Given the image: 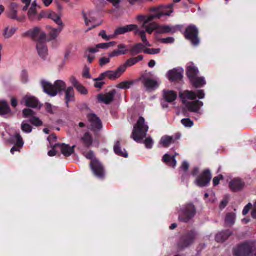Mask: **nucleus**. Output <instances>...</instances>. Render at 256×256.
Wrapping results in <instances>:
<instances>
[{"label": "nucleus", "instance_id": "obj_36", "mask_svg": "<svg viewBox=\"0 0 256 256\" xmlns=\"http://www.w3.org/2000/svg\"><path fill=\"white\" fill-rule=\"evenodd\" d=\"M174 139L172 136H164L160 140V144L163 147H168L174 142Z\"/></svg>", "mask_w": 256, "mask_h": 256}, {"label": "nucleus", "instance_id": "obj_62", "mask_svg": "<svg viewBox=\"0 0 256 256\" xmlns=\"http://www.w3.org/2000/svg\"><path fill=\"white\" fill-rule=\"evenodd\" d=\"M189 168V164L186 161H184L181 166L180 169L184 172H186Z\"/></svg>", "mask_w": 256, "mask_h": 256}, {"label": "nucleus", "instance_id": "obj_8", "mask_svg": "<svg viewBox=\"0 0 256 256\" xmlns=\"http://www.w3.org/2000/svg\"><path fill=\"white\" fill-rule=\"evenodd\" d=\"M196 214V209L192 204H187L182 206L180 211L178 219L180 221L187 222Z\"/></svg>", "mask_w": 256, "mask_h": 256}, {"label": "nucleus", "instance_id": "obj_31", "mask_svg": "<svg viewBox=\"0 0 256 256\" xmlns=\"http://www.w3.org/2000/svg\"><path fill=\"white\" fill-rule=\"evenodd\" d=\"M176 94L172 90H164L163 92V98L166 102H172L176 98Z\"/></svg>", "mask_w": 256, "mask_h": 256}, {"label": "nucleus", "instance_id": "obj_30", "mask_svg": "<svg viewBox=\"0 0 256 256\" xmlns=\"http://www.w3.org/2000/svg\"><path fill=\"white\" fill-rule=\"evenodd\" d=\"M64 27L58 26V28H54L50 26H48L50 29L48 32V38L50 40H54L56 38L59 34L60 33Z\"/></svg>", "mask_w": 256, "mask_h": 256}, {"label": "nucleus", "instance_id": "obj_12", "mask_svg": "<svg viewBox=\"0 0 256 256\" xmlns=\"http://www.w3.org/2000/svg\"><path fill=\"white\" fill-rule=\"evenodd\" d=\"M88 127L94 132H98L102 128L100 120L94 114H90L88 115Z\"/></svg>", "mask_w": 256, "mask_h": 256}, {"label": "nucleus", "instance_id": "obj_57", "mask_svg": "<svg viewBox=\"0 0 256 256\" xmlns=\"http://www.w3.org/2000/svg\"><path fill=\"white\" fill-rule=\"evenodd\" d=\"M90 12L88 16L86 14H83V17L84 20L85 24L88 26L90 22L93 20V18L90 16Z\"/></svg>", "mask_w": 256, "mask_h": 256}, {"label": "nucleus", "instance_id": "obj_55", "mask_svg": "<svg viewBox=\"0 0 256 256\" xmlns=\"http://www.w3.org/2000/svg\"><path fill=\"white\" fill-rule=\"evenodd\" d=\"M56 107L52 106L49 103H46L45 104L46 110L50 114H53L56 110Z\"/></svg>", "mask_w": 256, "mask_h": 256}, {"label": "nucleus", "instance_id": "obj_32", "mask_svg": "<svg viewBox=\"0 0 256 256\" xmlns=\"http://www.w3.org/2000/svg\"><path fill=\"white\" fill-rule=\"evenodd\" d=\"M142 42L143 44H136L131 48L130 51L132 55L136 54L141 52L142 51L144 52V48L145 46H151L150 44V46H146L143 42Z\"/></svg>", "mask_w": 256, "mask_h": 256}, {"label": "nucleus", "instance_id": "obj_6", "mask_svg": "<svg viewBox=\"0 0 256 256\" xmlns=\"http://www.w3.org/2000/svg\"><path fill=\"white\" fill-rule=\"evenodd\" d=\"M127 68L126 65L124 63L120 65L116 70H106L100 74L96 80H104L106 78L110 80L118 79L126 71Z\"/></svg>", "mask_w": 256, "mask_h": 256}, {"label": "nucleus", "instance_id": "obj_51", "mask_svg": "<svg viewBox=\"0 0 256 256\" xmlns=\"http://www.w3.org/2000/svg\"><path fill=\"white\" fill-rule=\"evenodd\" d=\"M30 122L32 124L36 126H40L42 125V120H40L39 118L35 116L31 118L30 120Z\"/></svg>", "mask_w": 256, "mask_h": 256}, {"label": "nucleus", "instance_id": "obj_20", "mask_svg": "<svg viewBox=\"0 0 256 256\" xmlns=\"http://www.w3.org/2000/svg\"><path fill=\"white\" fill-rule=\"evenodd\" d=\"M183 70L181 68H174L168 70L166 74L167 78L171 81L180 79L182 77Z\"/></svg>", "mask_w": 256, "mask_h": 256}, {"label": "nucleus", "instance_id": "obj_42", "mask_svg": "<svg viewBox=\"0 0 256 256\" xmlns=\"http://www.w3.org/2000/svg\"><path fill=\"white\" fill-rule=\"evenodd\" d=\"M236 215L234 214L229 213L226 215L225 223L227 226H231L234 223Z\"/></svg>", "mask_w": 256, "mask_h": 256}, {"label": "nucleus", "instance_id": "obj_63", "mask_svg": "<svg viewBox=\"0 0 256 256\" xmlns=\"http://www.w3.org/2000/svg\"><path fill=\"white\" fill-rule=\"evenodd\" d=\"M252 204L250 203L247 204L244 208L242 210V214L244 215L246 214L249 212L250 208H251Z\"/></svg>", "mask_w": 256, "mask_h": 256}, {"label": "nucleus", "instance_id": "obj_22", "mask_svg": "<svg viewBox=\"0 0 256 256\" xmlns=\"http://www.w3.org/2000/svg\"><path fill=\"white\" fill-rule=\"evenodd\" d=\"M116 93V90H112L105 94H100L98 96V100L100 102L108 104L112 101Z\"/></svg>", "mask_w": 256, "mask_h": 256}, {"label": "nucleus", "instance_id": "obj_64", "mask_svg": "<svg viewBox=\"0 0 256 256\" xmlns=\"http://www.w3.org/2000/svg\"><path fill=\"white\" fill-rule=\"evenodd\" d=\"M70 82L75 88H76L80 84L74 76H72L70 78Z\"/></svg>", "mask_w": 256, "mask_h": 256}, {"label": "nucleus", "instance_id": "obj_47", "mask_svg": "<svg viewBox=\"0 0 256 256\" xmlns=\"http://www.w3.org/2000/svg\"><path fill=\"white\" fill-rule=\"evenodd\" d=\"M116 42H108L106 43H100L97 44V47L99 48L100 49H107L110 47H112L115 46Z\"/></svg>", "mask_w": 256, "mask_h": 256}, {"label": "nucleus", "instance_id": "obj_29", "mask_svg": "<svg viewBox=\"0 0 256 256\" xmlns=\"http://www.w3.org/2000/svg\"><path fill=\"white\" fill-rule=\"evenodd\" d=\"M41 32H44L42 31L38 27H35L30 30L26 32L24 34V36H30L32 38H36V36H38V40L40 39V34Z\"/></svg>", "mask_w": 256, "mask_h": 256}, {"label": "nucleus", "instance_id": "obj_46", "mask_svg": "<svg viewBox=\"0 0 256 256\" xmlns=\"http://www.w3.org/2000/svg\"><path fill=\"white\" fill-rule=\"evenodd\" d=\"M132 84L133 82H132L126 80L119 83L117 86L120 88L126 89L129 88Z\"/></svg>", "mask_w": 256, "mask_h": 256}, {"label": "nucleus", "instance_id": "obj_39", "mask_svg": "<svg viewBox=\"0 0 256 256\" xmlns=\"http://www.w3.org/2000/svg\"><path fill=\"white\" fill-rule=\"evenodd\" d=\"M114 152L118 156H123V157H127L128 156V153L124 149L122 150L120 146V144L118 141H117L114 146Z\"/></svg>", "mask_w": 256, "mask_h": 256}, {"label": "nucleus", "instance_id": "obj_28", "mask_svg": "<svg viewBox=\"0 0 256 256\" xmlns=\"http://www.w3.org/2000/svg\"><path fill=\"white\" fill-rule=\"evenodd\" d=\"M48 140L50 142V147H52V150H50L48 152V155L50 156H54L56 154V150L58 149V146H55L56 144L57 143H53L52 140H56V136L54 134L50 135L47 138Z\"/></svg>", "mask_w": 256, "mask_h": 256}, {"label": "nucleus", "instance_id": "obj_34", "mask_svg": "<svg viewBox=\"0 0 256 256\" xmlns=\"http://www.w3.org/2000/svg\"><path fill=\"white\" fill-rule=\"evenodd\" d=\"M18 7V4L16 3L12 2L10 4L8 16L10 18L16 20L19 19L17 16Z\"/></svg>", "mask_w": 256, "mask_h": 256}, {"label": "nucleus", "instance_id": "obj_10", "mask_svg": "<svg viewBox=\"0 0 256 256\" xmlns=\"http://www.w3.org/2000/svg\"><path fill=\"white\" fill-rule=\"evenodd\" d=\"M184 36L188 40L191 42L193 46H196L199 44L198 30L195 26L190 25L187 26L184 32Z\"/></svg>", "mask_w": 256, "mask_h": 256}, {"label": "nucleus", "instance_id": "obj_50", "mask_svg": "<svg viewBox=\"0 0 256 256\" xmlns=\"http://www.w3.org/2000/svg\"><path fill=\"white\" fill-rule=\"evenodd\" d=\"M181 122L186 128H190L194 125L193 122L189 118L182 119Z\"/></svg>", "mask_w": 256, "mask_h": 256}, {"label": "nucleus", "instance_id": "obj_48", "mask_svg": "<svg viewBox=\"0 0 256 256\" xmlns=\"http://www.w3.org/2000/svg\"><path fill=\"white\" fill-rule=\"evenodd\" d=\"M160 48H146L144 50V52L147 54H155L160 53Z\"/></svg>", "mask_w": 256, "mask_h": 256}, {"label": "nucleus", "instance_id": "obj_59", "mask_svg": "<svg viewBox=\"0 0 256 256\" xmlns=\"http://www.w3.org/2000/svg\"><path fill=\"white\" fill-rule=\"evenodd\" d=\"M222 178L223 176L221 174H220L218 176L214 177L212 180L213 184L214 186L218 185L220 183V180L222 179Z\"/></svg>", "mask_w": 256, "mask_h": 256}, {"label": "nucleus", "instance_id": "obj_19", "mask_svg": "<svg viewBox=\"0 0 256 256\" xmlns=\"http://www.w3.org/2000/svg\"><path fill=\"white\" fill-rule=\"evenodd\" d=\"M12 140L15 144L10 150V152L14 154L15 151H20L24 145V142L18 133H16L12 137Z\"/></svg>", "mask_w": 256, "mask_h": 256}, {"label": "nucleus", "instance_id": "obj_5", "mask_svg": "<svg viewBox=\"0 0 256 256\" xmlns=\"http://www.w3.org/2000/svg\"><path fill=\"white\" fill-rule=\"evenodd\" d=\"M132 30H135L134 34L140 36L142 39V41L143 42L146 46H150V42H148L146 36L145 31H144V30H140L136 24H128L125 26L120 27L116 28L113 34L114 38L117 35L124 34Z\"/></svg>", "mask_w": 256, "mask_h": 256}, {"label": "nucleus", "instance_id": "obj_38", "mask_svg": "<svg viewBox=\"0 0 256 256\" xmlns=\"http://www.w3.org/2000/svg\"><path fill=\"white\" fill-rule=\"evenodd\" d=\"M48 17L52 19L56 24L58 26H64V24L61 20V16L60 14L52 12L48 14Z\"/></svg>", "mask_w": 256, "mask_h": 256}, {"label": "nucleus", "instance_id": "obj_45", "mask_svg": "<svg viewBox=\"0 0 256 256\" xmlns=\"http://www.w3.org/2000/svg\"><path fill=\"white\" fill-rule=\"evenodd\" d=\"M82 140L84 144L88 146H90L92 143V137L88 132L85 133Z\"/></svg>", "mask_w": 256, "mask_h": 256}, {"label": "nucleus", "instance_id": "obj_33", "mask_svg": "<svg viewBox=\"0 0 256 256\" xmlns=\"http://www.w3.org/2000/svg\"><path fill=\"white\" fill-rule=\"evenodd\" d=\"M232 234V232L230 230L222 231L218 233L216 236L215 238L218 242H222L226 240Z\"/></svg>", "mask_w": 256, "mask_h": 256}, {"label": "nucleus", "instance_id": "obj_7", "mask_svg": "<svg viewBox=\"0 0 256 256\" xmlns=\"http://www.w3.org/2000/svg\"><path fill=\"white\" fill-rule=\"evenodd\" d=\"M154 31L158 34L174 33L176 31V28L174 26L168 25H159L156 22H152L150 28L147 29V32L151 34Z\"/></svg>", "mask_w": 256, "mask_h": 256}, {"label": "nucleus", "instance_id": "obj_53", "mask_svg": "<svg viewBox=\"0 0 256 256\" xmlns=\"http://www.w3.org/2000/svg\"><path fill=\"white\" fill-rule=\"evenodd\" d=\"M99 36L106 40H108L114 38L113 34L109 36L106 35L104 30H102L99 33Z\"/></svg>", "mask_w": 256, "mask_h": 256}, {"label": "nucleus", "instance_id": "obj_25", "mask_svg": "<svg viewBox=\"0 0 256 256\" xmlns=\"http://www.w3.org/2000/svg\"><path fill=\"white\" fill-rule=\"evenodd\" d=\"M178 153L175 152L174 155H170L168 154H166L162 157V160L167 165L172 168H174L176 164L175 156L178 155Z\"/></svg>", "mask_w": 256, "mask_h": 256}, {"label": "nucleus", "instance_id": "obj_44", "mask_svg": "<svg viewBox=\"0 0 256 256\" xmlns=\"http://www.w3.org/2000/svg\"><path fill=\"white\" fill-rule=\"evenodd\" d=\"M21 129L24 132L30 133L32 132V128L29 124L24 120L21 124Z\"/></svg>", "mask_w": 256, "mask_h": 256}, {"label": "nucleus", "instance_id": "obj_41", "mask_svg": "<svg viewBox=\"0 0 256 256\" xmlns=\"http://www.w3.org/2000/svg\"><path fill=\"white\" fill-rule=\"evenodd\" d=\"M143 59L142 56H138L137 57L130 58L128 60L125 64L127 67L131 66Z\"/></svg>", "mask_w": 256, "mask_h": 256}, {"label": "nucleus", "instance_id": "obj_26", "mask_svg": "<svg viewBox=\"0 0 256 256\" xmlns=\"http://www.w3.org/2000/svg\"><path fill=\"white\" fill-rule=\"evenodd\" d=\"M198 73V68L194 66V63L189 62L188 64L186 66V74L190 80L196 76Z\"/></svg>", "mask_w": 256, "mask_h": 256}, {"label": "nucleus", "instance_id": "obj_49", "mask_svg": "<svg viewBox=\"0 0 256 256\" xmlns=\"http://www.w3.org/2000/svg\"><path fill=\"white\" fill-rule=\"evenodd\" d=\"M22 116L24 118H30L33 117L34 112L30 108H24L22 110Z\"/></svg>", "mask_w": 256, "mask_h": 256}, {"label": "nucleus", "instance_id": "obj_14", "mask_svg": "<svg viewBox=\"0 0 256 256\" xmlns=\"http://www.w3.org/2000/svg\"><path fill=\"white\" fill-rule=\"evenodd\" d=\"M38 6L36 0H34L28 8L27 16L32 21L39 20L40 18L38 12Z\"/></svg>", "mask_w": 256, "mask_h": 256}, {"label": "nucleus", "instance_id": "obj_17", "mask_svg": "<svg viewBox=\"0 0 256 256\" xmlns=\"http://www.w3.org/2000/svg\"><path fill=\"white\" fill-rule=\"evenodd\" d=\"M196 236V233L194 231H190L188 232L182 238L180 247L184 248L191 244L195 240Z\"/></svg>", "mask_w": 256, "mask_h": 256}, {"label": "nucleus", "instance_id": "obj_56", "mask_svg": "<svg viewBox=\"0 0 256 256\" xmlns=\"http://www.w3.org/2000/svg\"><path fill=\"white\" fill-rule=\"evenodd\" d=\"M98 78V76L96 78H94L92 80L94 81H96V82L94 84V86L95 88H100L103 84H104V82L102 81V80H98L96 79Z\"/></svg>", "mask_w": 256, "mask_h": 256}, {"label": "nucleus", "instance_id": "obj_35", "mask_svg": "<svg viewBox=\"0 0 256 256\" xmlns=\"http://www.w3.org/2000/svg\"><path fill=\"white\" fill-rule=\"evenodd\" d=\"M65 93L66 103L67 106L69 102L72 101L74 98V92L73 88L72 86L68 87L64 90Z\"/></svg>", "mask_w": 256, "mask_h": 256}, {"label": "nucleus", "instance_id": "obj_54", "mask_svg": "<svg viewBox=\"0 0 256 256\" xmlns=\"http://www.w3.org/2000/svg\"><path fill=\"white\" fill-rule=\"evenodd\" d=\"M20 80L22 82L26 83L28 81V72L26 70H22L20 74Z\"/></svg>", "mask_w": 256, "mask_h": 256}, {"label": "nucleus", "instance_id": "obj_27", "mask_svg": "<svg viewBox=\"0 0 256 256\" xmlns=\"http://www.w3.org/2000/svg\"><path fill=\"white\" fill-rule=\"evenodd\" d=\"M17 28L6 26L4 28L2 35L4 39H8L10 38L16 32Z\"/></svg>", "mask_w": 256, "mask_h": 256}, {"label": "nucleus", "instance_id": "obj_15", "mask_svg": "<svg viewBox=\"0 0 256 256\" xmlns=\"http://www.w3.org/2000/svg\"><path fill=\"white\" fill-rule=\"evenodd\" d=\"M211 178L212 176L210 170H206L196 178L194 182L200 187L205 186L209 184Z\"/></svg>", "mask_w": 256, "mask_h": 256}, {"label": "nucleus", "instance_id": "obj_3", "mask_svg": "<svg viewBox=\"0 0 256 256\" xmlns=\"http://www.w3.org/2000/svg\"><path fill=\"white\" fill-rule=\"evenodd\" d=\"M40 84L44 92L51 96H56L58 92L64 90L66 88V82L61 80H56L54 84L43 80H41Z\"/></svg>", "mask_w": 256, "mask_h": 256}, {"label": "nucleus", "instance_id": "obj_9", "mask_svg": "<svg viewBox=\"0 0 256 256\" xmlns=\"http://www.w3.org/2000/svg\"><path fill=\"white\" fill-rule=\"evenodd\" d=\"M46 34L45 32L40 34V39L36 42V49L38 56L43 60H46L48 56V48L45 43Z\"/></svg>", "mask_w": 256, "mask_h": 256}, {"label": "nucleus", "instance_id": "obj_18", "mask_svg": "<svg viewBox=\"0 0 256 256\" xmlns=\"http://www.w3.org/2000/svg\"><path fill=\"white\" fill-rule=\"evenodd\" d=\"M250 250L251 248L249 244H244L234 249V254L236 256H248Z\"/></svg>", "mask_w": 256, "mask_h": 256}, {"label": "nucleus", "instance_id": "obj_23", "mask_svg": "<svg viewBox=\"0 0 256 256\" xmlns=\"http://www.w3.org/2000/svg\"><path fill=\"white\" fill-rule=\"evenodd\" d=\"M55 146H58V149L60 150L62 154L64 156H70L74 152V148L75 146H70L68 144H56Z\"/></svg>", "mask_w": 256, "mask_h": 256}, {"label": "nucleus", "instance_id": "obj_61", "mask_svg": "<svg viewBox=\"0 0 256 256\" xmlns=\"http://www.w3.org/2000/svg\"><path fill=\"white\" fill-rule=\"evenodd\" d=\"M85 54L86 56L87 57L88 61L91 63L94 60L95 56L92 55V54L90 52H88L87 51H86Z\"/></svg>", "mask_w": 256, "mask_h": 256}, {"label": "nucleus", "instance_id": "obj_4", "mask_svg": "<svg viewBox=\"0 0 256 256\" xmlns=\"http://www.w3.org/2000/svg\"><path fill=\"white\" fill-rule=\"evenodd\" d=\"M83 154L86 158L91 160L90 166L94 175L98 178L102 179L104 176V168L100 162L98 160L94 158L93 152L90 150L84 152Z\"/></svg>", "mask_w": 256, "mask_h": 256}, {"label": "nucleus", "instance_id": "obj_21", "mask_svg": "<svg viewBox=\"0 0 256 256\" xmlns=\"http://www.w3.org/2000/svg\"><path fill=\"white\" fill-rule=\"evenodd\" d=\"M153 16V14L146 16L139 15L136 18L138 20L143 22L142 24V28L144 29V30L145 31V32H147V29L150 28V24L152 23V20L154 19L152 17Z\"/></svg>", "mask_w": 256, "mask_h": 256}, {"label": "nucleus", "instance_id": "obj_11", "mask_svg": "<svg viewBox=\"0 0 256 256\" xmlns=\"http://www.w3.org/2000/svg\"><path fill=\"white\" fill-rule=\"evenodd\" d=\"M142 82L146 90L150 92L158 88L160 80L158 78H152L150 77L144 76L142 79Z\"/></svg>", "mask_w": 256, "mask_h": 256}, {"label": "nucleus", "instance_id": "obj_37", "mask_svg": "<svg viewBox=\"0 0 256 256\" xmlns=\"http://www.w3.org/2000/svg\"><path fill=\"white\" fill-rule=\"evenodd\" d=\"M192 84L195 88L202 86L206 84V80L204 77L196 76L190 80Z\"/></svg>", "mask_w": 256, "mask_h": 256}, {"label": "nucleus", "instance_id": "obj_2", "mask_svg": "<svg viewBox=\"0 0 256 256\" xmlns=\"http://www.w3.org/2000/svg\"><path fill=\"white\" fill-rule=\"evenodd\" d=\"M148 126L145 122L144 118L140 116L136 123L134 126V128L132 134V138L137 142L144 143L145 146L148 148H152L154 144L153 140L151 136H148L144 140Z\"/></svg>", "mask_w": 256, "mask_h": 256}, {"label": "nucleus", "instance_id": "obj_58", "mask_svg": "<svg viewBox=\"0 0 256 256\" xmlns=\"http://www.w3.org/2000/svg\"><path fill=\"white\" fill-rule=\"evenodd\" d=\"M76 89L82 94H86L87 92L86 89L80 84L76 88Z\"/></svg>", "mask_w": 256, "mask_h": 256}, {"label": "nucleus", "instance_id": "obj_43", "mask_svg": "<svg viewBox=\"0 0 256 256\" xmlns=\"http://www.w3.org/2000/svg\"><path fill=\"white\" fill-rule=\"evenodd\" d=\"M117 48L118 49L116 50H118L120 55L125 54L128 51L127 46L124 44H118Z\"/></svg>", "mask_w": 256, "mask_h": 256}, {"label": "nucleus", "instance_id": "obj_24", "mask_svg": "<svg viewBox=\"0 0 256 256\" xmlns=\"http://www.w3.org/2000/svg\"><path fill=\"white\" fill-rule=\"evenodd\" d=\"M244 186V183L239 178H234L230 180L229 183V186L233 191L240 190Z\"/></svg>", "mask_w": 256, "mask_h": 256}, {"label": "nucleus", "instance_id": "obj_60", "mask_svg": "<svg viewBox=\"0 0 256 256\" xmlns=\"http://www.w3.org/2000/svg\"><path fill=\"white\" fill-rule=\"evenodd\" d=\"M99 48L97 47V44L94 47H90L86 49V51L88 52H90V54L96 53L99 51Z\"/></svg>", "mask_w": 256, "mask_h": 256}, {"label": "nucleus", "instance_id": "obj_13", "mask_svg": "<svg viewBox=\"0 0 256 256\" xmlns=\"http://www.w3.org/2000/svg\"><path fill=\"white\" fill-rule=\"evenodd\" d=\"M173 4H170L166 6H160L154 10L155 12L153 14L152 17L154 19H160L164 16H170L173 12Z\"/></svg>", "mask_w": 256, "mask_h": 256}, {"label": "nucleus", "instance_id": "obj_16", "mask_svg": "<svg viewBox=\"0 0 256 256\" xmlns=\"http://www.w3.org/2000/svg\"><path fill=\"white\" fill-rule=\"evenodd\" d=\"M21 104H24L25 106L28 107L34 108H40L41 104L38 100L34 96L26 95L22 98L20 102Z\"/></svg>", "mask_w": 256, "mask_h": 256}, {"label": "nucleus", "instance_id": "obj_1", "mask_svg": "<svg viewBox=\"0 0 256 256\" xmlns=\"http://www.w3.org/2000/svg\"><path fill=\"white\" fill-rule=\"evenodd\" d=\"M204 93L202 90L195 92L185 90L179 93L180 98L185 108L190 112H200V108L203 106V102L195 100L196 98L202 99L204 98Z\"/></svg>", "mask_w": 256, "mask_h": 256}, {"label": "nucleus", "instance_id": "obj_52", "mask_svg": "<svg viewBox=\"0 0 256 256\" xmlns=\"http://www.w3.org/2000/svg\"><path fill=\"white\" fill-rule=\"evenodd\" d=\"M110 58L108 56H103L100 58L99 64L100 66H103L104 65L108 64L110 62Z\"/></svg>", "mask_w": 256, "mask_h": 256}, {"label": "nucleus", "instance_id": "obj_40", "mask_svg": "<svg viewBox=\"0 0 256 256\" xmlns=\"http://www.w3.org/2000/svg\"><path fill=\"white\" fill-rule=\"evenodd\" d=\"M10 112L8 104L4 100H0V114L4 115Z\"/></svg>", "mask_w": 256, "mask_h": 256}]
</instances>
